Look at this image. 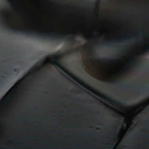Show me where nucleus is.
Segmentation results:
<instances>
[{
  "instance_id": "1",
  "label": "nucleus",
  "mask_w": 149,
  "mask_h": 149,
  "mask_svg": "<svg viewBox=\"0 0 149 149\" xmlns=\"http://www.w3.org/2000/svg\"><path fill=\"white\" fill-rule=\"evenodd\" d=\"M3 27L6 28L8 30L13 33H21L24 35H28L30 36H33L34 37L37 36L38 38L41 36L42 38L45 39H48L50 38H53L52 35H50V33H48L44 35L41 33L33 31H29L28 30L22 31L20 29L17 30L14 29V28H10L9 25H7L6 26L3 25Z\"/></svg>"
},
{
  "instance_id": "2",
  "label": "nucleus",
  "mask_w": 149,
  "mask_h": 149,
  "mask_svg": "<svg viewBox=\"0 0 149 149\" xmlns=\"http://www.w3.org/2000/svg\"><path fill=\"white\" fill-rule=\"evenodd\" d=\"M24 79L25 78L24 77L22 78L21 80L16 83L15 85L13 86V87L11 88V89H10V90L8 91V92L6 93V95L4 96L2 100L0 102V105L2 104L4 100H6L7 97L11 95L12 92L15 89L16 87L20 85L21 83H22V81L24 80Z\"/></svg>"
},
{
  "instance_id": "3",
  "label": "nucleus",
  "mask_w": 149,
  "mask_h": 149,
  "mask_svg": "<svg viewBox=\"0 0 149 149\" xmlns=\"http://www.w3.org/2000/svg\"><path fill=\"white\" fill-rule=\"evenodd\" d=\"M57 67H58V68H60V69H61L64 72L65 74H66L67 75H68L70 77L72 78V79H74V80H75V79L74 77L75 76L74 75H72V76H71L70 74L68 72L66 71V70H65V69L63 68L62 66L61 65H57Z\"/></svg>"
},
{
  "instance_id": "4",
  "label": "nucleus",
  "mask_w": 149,
  "mask_h": 149,
  "mask_svg": "<svg viewBox=\"0 0 149 149\" xmlns=\"http://www.w3.org/2000/svg\"><path fill=\"white\" fill-rule=\"evenodd\" d=\"M56 37V38L57 41L58 42L61 41L62 40H64L65 38V37L61 36L60 35H57V36H54V37Z\"/></svg>"
},
{
  "instance_id": "5",
  "label": "nucleus",
  "mask_w": 149,
  "mask_h": 149,
  "mask_svg": "<svg viewBox=\"0 0 149 149\" xmlns=\"http://www.w3.org/2000/svg\"><path fill=\"white\" fill-rule=\"evenodd\" d=\"M6 1L7 3L10 6H11L12 8L15 9V6L13 4L11 0H6Z\"/></svg>"
},
{
  "instance_id": "6",
  "label": "nucleus",
  "mask_w": 149,
  "mask_h": 149,
  "mask_svg": "<svg viewBox=\"0 0 149 149\" xmlns=\"http://www.w3.org/2000/svg\"><path fill=\"white\" fill-rule=\"evenodd\" d=\"M79 51V49H75L74 50H72V52H71V53H77Z\"/></svg>"
},
{
  "instance_id": "7",
  "label": "nucleus",
  "mask_w": 149,
  "mask_h": 149,
  "mask_svg": "<svg viewBox=\"0 0 149 149\" xmlns=\"http://www.w3.org/2000/svg\"><path fill=\"white\" fill-rule=\"evenodd\" d=\"M95 95H96L98 97H99L102 98V99H104V100H105V97H104L102 96H101L100 95H98V94H96Z\"/></svg>"
},
{
  "instance_id": "8",
  "label": "nucleus",
  "mask_w": 149,
  "mask_h": 149,
  "mask_svg": "<svg viewBox=\"0 0 149 149\" xmlns=\"http://www.w3.org/2000/svg\"><path fill=\"white\" fill-rule=\"evenodd\" d=\"M82 38H84L85 39H87V37L86 35L85 34H80Z\"/></svg>"
},
{
  "instance_id": "9",
  "label": "nucleus",
  "mask_w": 149,
  "mask_h": 149,
  "mask_svg": "<svg viewBox=\"0 0 149 149\" xmlns=\"http://www.w3.org/2000/svg\"><path fill=\"white\" fill-rule=\"evenodd\" d=\"M54 56L53 55H49V56H47V58H48L49 57H54Z\"/></svg>"
},
{
  "instance_id": "10",
  "label": "nucleus",
  "mask_w": 149,
  "mask_h": 149,
  "mask_svg": "<svg viewBox=\"0 0 149 149\" xmlns=\"http://www.w3.org/2000/svg\"><path fill=\"white\" fill-rule=\"evenodd\" d=\"M18 71V69H16L14 70V71L15 72H17Z\"/></svg>"
},
{
  "instance_id": "11",
  "label": "nucleus",
  "mask_w": 149,
  "mask_h": 149,
  "mask_svg": "<svg viewBox=\"0 0 149 149\" xmlns=\"http://www.w3.org/2000/svg\"><path fill=\"white\" fill-rule=\"evenodd\" d=\"M66 40H68V41H70V40L69 39H66Z\"/></svg>"
},
{
  "instance_id": "12",
  "label": "nucleus",
  "mask_w": 149,
  "mask_h": 149,
  "mask_svg": "<svg viewBox=\"0 0 149 149\" xmlns=\"http://www.w3.org/2000/svg\"><path fill=\"white\" fill-rule=\"evenodd\" d=\"M66 54H69V52H67V53Z\"/></svg>"
},
{
  "instance_id": "13",
  "label": "nucleus",
  "mask_w": 149,
  "mask_h": 149,
  "mask_svg": "<svg viewBox=\"0 0 149 149\" xmlns=\"http://www.w3.org/2000/svg\"><path fill=\"white\" fill-rule=\"evenodd\" d=\"M58 55V53H57L55 55Z\"/></svg>"
},
{
  "instance_id": "14",
  "label": "nucleus",
  "mask_w": 149,
  "mask_h": 149,
  "mask_svg": "<svg viewBox=\"0 0 149 149\" xmlns=\"http://www.w3.org/2000/svg\"><path fill=\"white\" fill-rule=\"evenodd\" d=\"M80 85H81L82 86H83V85L82 84H80Z\"/></svg>"
},
{
  "instance_id": "15",
  "label": "nucleus",
  "mask_w": 149,
  "mask_h": 149,
  "mask_svg": "<svg viewBox=\"0 0 149 149\" xmlns=\"http://www.w3.org/2000/svg\"><path fill=\"white\" fill-rule=\"evenodd\" d=\"M28 75V74H26V75H25V76H26Z\"/></svg>"
},
{
  "instance_id": "16",
  "label": "nucleus",
  "mask_w": 149,
  "mask_h": 149,
  "mask_svg": "<svg viewBox=\"0 0 149 149\" xmlns=\"http://www.w3.org/2000/svg\"><path fill=\"white\" fill-rule=\"evenodd\" d=\"M32 69H33V68H32V69H30V71H31V70H32Z\"/></svg>"
},
{
  "instance_id": "17",
  "label": "nucleus",
  "mask_w": 149,
  "mask_h": 149,
  "mask_svg": "<svg viewBox=\"0 0 149 149\" xmlns=\"http://www.w3.org/2000/svg\"><path fill=\"white\" fill-rule=\"evenodd\" d=\"M147 50H148H148H149V49H147Z\"/></svg>"
},
{
  "instance_id": "18",
  "label": "nucleus",
  "mask_w": 149,
  "mask_h": 149,
  "mask_svg": "<svg viewBox=\"0 0 149 149\" xmlns=\"http://www.w3.org/2000/svg\"><path fill=\"white\" fill-rule=\"evenodd\" d=\"M124 104H125V102H124Z\"/></svg>"
}]
</instances>
